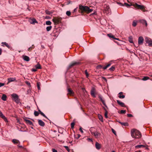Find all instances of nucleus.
<instances>
[{"instance_id": "nucleus-31", "label": "nucleus", "mask_w": 152, "mask_h": 152, "mask_svg": "<svg viewBox=\"0 0 152 152\" xmlns=\"http://www.w3.org/2000/svg\"><path fill=\"white\" fill-rule=\"evenodd\" d=\"M119 123H120L123 126H128V124L127 123H122L121 122H119Z\"/></svg>"}, {"instance_id": "nucleus-2", "label": "nucleus", "mask_w": 152, "mask_h": 152, "mask_svg": "<svg viewBox=\"0 0 152 152\" xmlns=\"http://www.w3.org/2000/svg\"><path fill=\"white\" fill-rule=\"evenodd\" d=\"M79 8L82 11L85 12L87 13H91L93 11L92 9H90L88 7L86 6L79 5Z\"/></svg>"}, {"instance_id": "nucleus-28", "label": "nucleus", "mask_w": 152, "mask_h": 152, "mask_svg": "<svg viewBox=\"0 0 152 152\" xmlns=\"http://www.w3.org/2000/svg\"><path fill=\"white\" fill-rule=\"evenodd\" d=\"M7 96H6L4 94L2 95L1 97V99L3 101H5L6 100Z\"/></svg>"}, {"instance_id": "nucleus-17", "label": "nucleus", "mask_w": 152, "mask_h": 152, "mask_svg": "<svg viewBox=\"0 0 152 152\" xmlns=\"http://www.w3.org/2000/svg\"><path fill=\"white\" fill-rule=\"evenodd\" d=\"M117 103L121 107H124L125 106L124 104V103H123L122 102H121L119 100H117Z\"/></svg>"}, {"instance_id": "nucleus-23", "label": "nucleus", "mask_w": 152, "mask_h": 152, "mask_svg": "<svg viewBox=\"0 0 152 152\" xmlns=\"http://www.w3.org/2000/svg\"><path fill=\"white\" fill-rule=\"evenodd\" d=\"M128 40L130 43H133V38L132 36H130L129 37Z\"/></svg>"}, {"instance_id": "nucleus-44", "label": "nucleus", "mask_w": 152, "mask_h": 152, "mask_svg": "<svg viewBox=\"0 0 152 152\" xmlns=\"http://www.w3.org/2000/svg\"><path fill=\"white\" fill-rule=\"evenodd\" d=\"M107 36L110 38H112L113 39L114 38V36L113 35H112L111 34H108Z\"/></svg>"}, {"instance_id": "nucleus-1", "label": "nucleus", "mask_w": 152, "mask_h": 152, "mask_svg": "<svg viewBox=\"0 0 152 152\" xmlns=\"http://www.w3.org/2000/svg\"><path fill=\"white\" fill-rule=\"evenodd\" d=\"M131 132V136L133 138H140L142 137L140 132L135 129H132Z\"/></svg>"}, {"instance_id": "nucleus-14", "label": "nucleus", "mask_w": 152, "mask_h": 152, "mask_svg": "<svg viewBox=\"0 0 152 152\" xmlns=\"http://www.w3.org/2000/svg\"><path fill=\"white\" fill-rule=\"evenodd\" d=\"M67 90L68 92V94H72L74 93L73 92L71 89L69 88V86H68L67 87Z\"/></svg>"}, {"instance_id": "nucleus-8", "label": "nucleus", "mask_w": 152, "mask_h": 152, "mask_svg": "<svg viewBox=\"0 0 152 152\" xmlns=\"http://www.w3.org/2000/svg\"><path fill=\"white\" fill-rule=\"evenodd\" d=\"M144 39L142 37H140L139 38L138 40V44L142 45Z\"/></svg>"}, {"instance_id": "nucleus-53", "label": "nucleus", "mask_w": 152, "mask_h": 152, "mask_svg": "<svg viewBox=\"0 0 152 152\" xmlns=\"http://www.w3.org/2000/svg\"><path fill=\"white\" fill-rule=\"evenodd\" d=\"M87 140L88 141H90L91 142H93L92 139L91 138H87Z\"/></svg>"}, {"instance_id": "nucleus-62", "label": "nucleus", "mask_w": 152, "mask_h": 152, "mask_svg": "<svg viewBox=\"0 0 152 152\" xmlns=\"http://www.w3.org/2000/svg\"><path fill=\"white\" fill-rule=\"evenodd\" d=\"M126 50H127L129 52L131 53H132L133 52L132 51H130V50H129V49H128V48L126 49Z\"/></svg>"}, {"instance_id": "nucleus-34", "label": "nucleus", "mask_w": 152, "mask_h": 152, "mask_svg": "<svg viewBox=\"0 0 152 152\" xmlns=\"http://www.w3.org/2000/svg\"><path fill=\"white\" fill-rule=\"evenodd\" d=\"M115 69V67L114 66H112L110 69L109 70L110 71H113Z\"/></svg>"}, {"instance_id": "nucleus-52", "label": "nucleus", "mask_w": 152, "mask_h": 152, "mask_svg": "<svg viewBox=\"0 0 152 152\" xmlns=\"http://www.w3.org/2000/svg\"><path fill=\"white\" fill-rule=\"evenodd\" d=\"M124 4L126 7H129L131 6L130 4L126 3H124Z\"/></svg>"}, {"instance_id": "nucleus-39", "label": "nucleus", "mask_w": 152, "mask_h": 152, "mask_svg": "<svg viewBox=\"0 0 152 152\" xmlns=\"http://www.w3.org/2000/svg\"><path fill=\"white\" fill-rule=\"evenodd\" d=\"M46 14L48 15H50L52 13V12L50 11H49L48 10H46L45 11Z\"/></svg>"}, {"instance_id": "nucleus-4", "label": "nucleus", "mask_w": 152, "mask_h": 152, "mask_svg": "<svg viewBox=\"0 0 152 152\" xmlns=\"http://www.w3.org/2000/svg\"><path fill=\"white\" fill-rule=\"evenodd\" d=\"M145 41L146 43L148 44L149 46L152 47V40L151 39L148 37H146Z\"/></svg>"}, {"instance_id": "nucleus-30", "label": "nucleus", "mask_w": 152, "mask_h": 152, "mask_svg": "<svg viewBox=\"0 0 152 152\" xmlns=\"http://www.w3.org/2000/svg\"><path fill=\"white\" fill-rule=\"evenodd\" d=\"M35 67L36 69H41V65L39 64H37L35 65Z\"/></svg>"}, {"instance_id": "nucleus-49", "label": "nucleus", "mask_w": 152, "mask_h": 152, "mask_svg": "<svg viewBox=\"0 0 152 152\" xmlns=\"http://www.w3.org/2000/svg\"><path fill=\"white\" fill-rule=\"evenodd\" d=\"M126 111L125 110H122L121 111V113L122 114L125 113H126Z\"/></svg>"}, {"instance_id": "nucleus-58", "label": "nucleus", "mask_w": 152, "mask_h": 152, "mask_svg": "<svg viewBox=\"0 0 152 152\" xmlns=\"http://www.w3.org/2000/svg\"><path fill=\"white\" fill-rule=\"evenodd\" d=\"M79 129H80V131L82 133H83V130H82V128L81 127H80V128Z\"/></svg>"}, {"instance_id": "nucleus-43", "label": "nucleus", "mask_w": 152, "mask_h": 152, "mask_svg": "<svg viewBox=\"0 0 152 152\" xmlns=\"http://www.w3.org/2000/svg\"><path fill=\"white\" fill-rule=\"evenodd\" d=\"M66 15L68 16H70L71 14V12L70 11H67L66 12Z\"/></svg>"}, {"instance_id": "nucleus-57", "label": "nucleus", "mask_w": 152, "mask_h": 152, "mask_svg": "<svg viewBox=\"0 0 152 152\" xmlns=\"http://www.w3.org/2000/svg\"><path fill=\"white\" fill-rule=\"evenodd\" d=\"M102 79H104L106 82H107V80L105 77H102Z\"/></svg>"}, {"instance_id": "nucleus-3", "label": "nucleus", "mask_w": 152, "mask_h": 152, "mask_svg": "<svg viewBox=\"0 0 152 152\" xmlns=\"http://www.w3.org/2000/svg\"><path fill=\"white\" fill-rule=\"evenodd\" d=\"M13 100L16 103L18 104L20 102V100L18 96L15 94H13L11 95Z\"/></svg>"}, {"instance_id": "nucleus-54", "label": "nucleus", "mask_w": 152, "mask_h": 152, "mask_svg": "<svg viewBox=\"0 0 152 152\" xmlns=\"http://www.w3.org/2000/svg\"><path fill=\"white\" fill-rule=\"evenodd\" d=\"M127 116L129 117H132L133 116L131 114H127Z\"/></svg>"}, {"instance_id": "nucleus-50", "label": "nucleus", "mask_w": 152, "mask_h": 152, "mask_svg": "<svg viewBox=\"0 0 152 152\" xmlns=\"http://www.w3.org/2000/svg\"><path fill=\"white\" fill-rule=\"evenodd\" d=\"M99 99H100V100L101 101L103 100V99L102 98V96H101V95H99Z\"/></svg>"}, {"instance_id": "nucleus-60", "label": "nucleus", "mask_w": 152, "mask_h": 152, "mask_svg": "<svg viewBox=\"0 0 152 152\" xmlns=\"http://www.w3.org/2000/svg\"><path fill=\"white\" fill-rule=\"evenodd\" d=\"M26 83L28 86L30 85V83L28 81L26 82Z\"/></svg>"}, {"instance_id": "nucleus-6", "label": "nucleus", "mask_w": 152, "mask_h": 152, "mask_svg": "<svg viewBox=\"0 0 152 152\" xmlns=\"http://www.w3.org/2000/svg\"><path fill=\"white\" fill-rule=\"evenodd\" d=\"M92 134H93L96 138H98L101 135V134L96 131L94 132H91Z\"/></svg>"}, {"instance_id": "nucleus-10", "label": "nucleus", "mask_w": 152, "mask_h": 152, "mask_svg": "<svg viewBox=\"0 0 152 152\" xmlns=\"http://www.w3.org/2000/svg\"><path fill=\"white\" fill-rule=\"evenodd\" d=\"M135 148H145L146 149H148V146L147 145H138L135 146Z\"/></svg>"}, {"instance_id": "nucleus-15", "label": "nucleus", "mask_w": 152, "mask_h": 152, "mask_svg": "<svg viewBox=\"0 0 152 152\" xmlns=\"http://www.w3.org/2000/svg\"><path fill=\"white\" fill-rule=\"evenodd\" d=\"M38 122L39 125L42 126H44L45 125L44 122L41 120H39Z\"/></svg>"}, {"instance_id": "nucleus-36", "label": "nucleus", "mask_w": 152, "mask_h": 152, "mask_svg": "<svg viewBox=\"0 0 152 152\" xmlns=\"http://www.w3.org/2000/svg\"><path fill=\"white\" fill-rule=\"evenodd\" d=\"M103 67L101 65H99L96 66V69H100L102 68H103Z\"/></svg>"}, {"instance_id": "nucleus-61", "label": "nucleus", "mask_w": 152, "mask_h": 152, "mask_svg": "<svg viewBox=\"0 0 152 152\" xmlns=\"http://www.w3.org/2000/svg\"><path fill=\"white\" fill-rule=\"evenodd\" d=\"M2 53V49L0 48V55Z\"/></svg>"}, {"instance_id": "nucleus-21", "label": "nucleus", "mask_w": 152, "mask_h": 152, "mask_svg": "<svg viewBox=\"0 0 152 152\" xmlns=\"http://www.w3.org/2000/svg\"><path fill=\"white\" fill-rule=\"evenodd\" d=\"M12 142L14 144H20V142L19 141L16 139H13L12 140Z\"/></svg>"}, {"instance_id": "nucleus-19", "label": "nucleus", "mask_w": 152, "mask_h": 152, "mask_svg": "<svg viewBox=\"0 0 152 152\" xmlns=\"http://www.w3.org/2000/svg\"><path fill=\"white\" fill-rule=\"evenodd\" d=\"M24 120L26 121V123L27 124H28L30 125H32L33 124L32 122L30 120L26 119H24Z\"/></svg>"}, {"instance_id": "nucleus-27", "label": "nucleus", "mask_w": 152, "mask_h": 152, "mask_svg": "<svg viewBox=\"0 0 152 152\" xmlns=\"http://www.w3.org/2000/svg\"><path fill=\"white\" fill-rule=\"evenodd\" d=\"M98 116L99 120L102 122L103 121L102 116L100 114H98Z\"/></svg>"}, {"instance_id": "nucleus-35", "label": "nucleus", "mask_w": 152, "mask_h": 152, "mask_svg": "<svg viewBox=\"0 0 152 152\" xmlns=\"http://www.w3.org/2000/svg\"><path fill=\"white\" fill-rule=\"evenodd\" d=\"M51 24V22L49 20H48L46 22V24L47 25H50Z\"/></svg>"}, {"instance_id": "nucleus-5", "label": "nucleus", "mask_w": 152, "mask_h": 152, "mask_svg": "<svg viewBox=\"0 0 152 152\" xmlns=\"http://www.w3.org/2000/svg\"><path fill=\"white\" fill-rule=\"evenodd\" d=\"M96 92V90L95 88L94 87H92L91 91V95L94 98L96 97L95 95Z\"/></svg>"}, {"instance_id": "nucleus-59", "label": "nucleus", "mask_w": 152, "mask_h": 152, "mask_svg": "<svg viewBox=\"0 0 152 152\" xmlns=\"http://www.w3.org/2000/svg\"><path fill=\"white\" fill-rule=\"evenodd\" d=\"M31 71L32 72H36V71H37V69H32V70H31Z\"/></svg>"}, {"instance_id": "nucleus-18", "label": "nucleus", "mask_w": 152, "mask_h": 152, "mask_svg": "<svg viewBox=\"0 0 152 152\" xmlns=\"http://www.w3.org/2000/svg\"><path fill=\"white\" fill-rule=\"evenodd\" d=\"M8 80L9 83L13 82L16 80L15 78L10 77L8 79Z\"/></svg>"}, {"instance_id": "nucleus-13", "label": "nucleus", "mask_w": 152, "mask_h": 152, "mask_svg": "<svg viewBox=\"0 0 152 152\" xmlns=\"http://www.w3.org/2000/svg\"><path fill=\"white\" fill-rule=\"evenodd\" d=\"M52 20L54 23L56 24L59 23L60 22V20L59 19L56 18H53Z\"/></svg>"}, {"instance_id": "nucleus-25", "label": "nucleus", "mask_w": 152, "mask_h": 152, "mask_svg": "<svg viewBox=\"0 0 152 152\" xmlns=\"http://www.w3.org/2000/svg\"><path fill=\"white\" fill-rule=\"evenodd\" d=\"M38 111L39 112V113H40L41 115L44 117L46 118H47V116L45 115L41 111V110H39Z\"/></svg>"}, {"instance_id": "nucleus-20", "label": "nucleus", "mask_w": 152, "mask_h": 152, "mask_svg": "<svg viewBox=\"0 0 152 152\" xmlns=\"http://www.w3.org/2000/svg\"><path fill=\"white\" fill-rule=\"evenodd\" d=\"M23 58L24 60L26 61H29L30 59L29 57L26 56H23Z\"/></svg>"}, {"instance_id": "nucleus-56", "label": "nucleus", "mask_w": 152, "mask_h": 152, "mask_svg": "<svg viewBox=\"0 0 152 152\" xmlns=\"http://www.w3.org/2000/svg\"><path fill=\"white\" fill-rule=\"evenodd\" d=\"M102 79H104L106 82H107V80L105 77H102Z\"/></svg>"}, {"instance_id": "nucleus-7", "label": "nucleus", "mask_w": 152, "mask_h": 152, "mask_svg": "<svg viewBox=\"0 0 152 152\" xmlns=\"http://www.w3.org/2000/svg\"><path fill=\"white\" fill-rule=\"evenodd\" d=\"M80 63L78 62H72L71 63L69 66V68H70L72 67V66H75V65H79L80 64Z\"/></svg>"}, {"instance_id": "nucleus-32", "label": "nucleus", "mask_w": 152, "mask_h": 152, "mask_svg": "<svg viewBox=\"0 0 152 152\" xmlns=\"http://www.w3.org/2000/svg\"><path fill=\"white\" fill-rule=\"evenodd\" d=\"M52 28V26H47L46 28V30L48 31H50Z\"/></svg>"}, {"instance_id": "nucleus-47", "label": "nucleus", "mask_w": 152, "mask_h": 152, "mask_svg": "<svg viewBox=\"0 0 152 152\" xmlns=\"http://www.w3.org/2000/svg\"><path fill=\"white\" fill-rule=\"evenodd\" d=\"M132 25L133 26L135 27L137 25V23L134 21L133 22Z\"/></svg>"}, {"instance_id": "nucleus-41", "label": "nucleus", "mask_w": 152, "mask_h": 152, "mask_svg": "<svg viewBox=\"0 0 152 152\" xmlns=\"http://www.w3.org/2000/svg\"><path fill=\"white\" fill-rule=\"evenodd\" d=\"M75 125V123L74 122L72 123L71 124V128L72 129L74 128V126Z\"/></svg>"}, {"instance_id": "nucleus-42", "label": "nucleus", "mask_w": 152, "mask_h": 152, "mask_svg": "<svg viewBox=\"0 0 152 152\" xmlns=\"http://www.w3.org/2000/svg\"><path fill=\"white\" fill-rule=\"evenodd\" d=\"M149 77H145L142 78V80H146L149 79Z\"/></svg>"}, {"instance_id": "nucleus-33", "label": "nucleus", "mask_w": 152, "mask_h": 152, "mask_svg": "<svg viewBox=\"0 0 152 152\" xmlns=\"http://www.w3.org/2000/svg\"><path fill=\"white\" fill-rule=\"evenodd\" d=\"M104 110L105 111V114H104V116H105V117L106 118H107V111L106 110V109L104 108V107H103Z\"/></svg>"}, {"instance_id": "nucleus-38", "label": "nucleus", "mask_w": 152, "mask_h": 152, "mask_svg": "<svg viewBox=\"0 0 152 152\" xmlns=\"http://www.w3.org/2000/svg\"><path fill=\"white\" fill-rule=\"evenodd\" d=\"M39 114V113H38V112L37 111H34V114L35 116H38Z\"/></svg>"}, {"instance_id": "nucleus-55", "label": "nucleus", "mask_w": 152, "mask_h": 152, "mask_svg": "<svg viewBox=\"0 0 152 152\" xmlns=\"http://www.w3.org/2000/svg\"><path fill=\"white\" fill-rule=\"evenodd\" d=\"M52 150L53 152H58L54 148L52 149Z\"/></svg>"}, {"instance_id": "nucleus-46", "label": "nucleus", "mask_w": 152, "mask_h": 152, "mask_svg": "<svg viewBox=\"0 0 152 152\" xmlns=\"http://www.w3.org/2000/svg\"><path fill=\"white\" fill-rule=\"evenodd\" d=\"M40 83H37V87L38 89H40Z\"/></svg>"}, {"instance_id": "nucleus-22", "label": "nucleus", "mask_w": 152, "mask_h": 152, "mask_svg": "<svg viewBox=\"0 0 152 152\" xmlns=\"http://www.w3.org/2000/svg\"><path fill=\"white\" fill-rule=\"evenodd\" d=\"M2 44H3L2 46L4 47L5 46H6L8 48H10V45L6 42H2Z\"/></svg>"}, {"instance_id": "nucleus-16", "label": "nucleus", "mask_w": 152, "mask_h": 152, "mask_svg": "<svg viewBox=\"0 0 152 152\" xmlns=\"http://www.w3.org/2000/svg\"><path fill=\"white\" fill-rule=\"evenodd\" d=\"M140 22L141 23H142L143 24H145V26H147V23L146 20L142 19L140 20Z\"/></svg>"}, {"instance_id": "nucleus-9", "label": "nucleus", "mask_w": 152, "mask_h": 152, "mask_svg": "<svg viewBox=\"0 0 152 152\" xmlns=\"http://www.w3.org/2000/svg\"><path fill=\"white\" fill-rule=\"evenodd\" d=\"M0 117L2 118L3 119L5 122H7V118L3 114L2 112L1 111H0Z\"/></svg>"}, {"instance_id": "nucleus-63", "label": "nucleus", "mask_w": 152, "mask_h": 152, "mask_svg": "<svg viewBox=\"0 0 152 152\" xmlns=\"http://www.w3.org/2000/svg\"><path fill=\"white\" fill-rule=\"evenodd\" d=\"M112 132H113V133H114L115 134V131L113 129H112Z\"/></svg>"}, {"instance_id": "nucleus-11", "label": "nucleus", "mask_w": 152, "mask_h": 152, "mask_svg": "<svg viewBox=\"0 0 152 152\" xmlns=\"http://www.w3.org/2000/svg\"><path fill=\"white\" fill-rule=\"evenodd\" d=\"M95 147L97 150H99L101 147V145L97 142H96L95 143Z\"/></svg>"}, {"instance_id": "nucleus-45", "label": "nucleus", "mask_w": 152, "mask_h": 152, "mask_svg": "<svg viewBox=\"0 0 152 152\" xmlns=\"http://www.w3.org/2000/svg\"><path fill=\"white\" fill-rule=\"evenodd\" d=\"M85 74H86V76L87 77H88V76H89V75H88V72H87V70H86L85 71Z\"/></svg>"}, {"instance_id": "nucleus-24", "label": "nucleus", "mask_w": 152, "mask_h": 152, "mask_svg": "<svg viewBox=\"0 0 152 152\" xmlns=\"http://www.w3.org/2000/svg\"><path fill=\"white\" fill-rule=\"evenodd\" d=\"M111 64V63H109L105 66L103 67V69H106L107 68L109 67Z\"/></svg>"}, {"instance_id": "nucleus-51", "label": "nucleus", "mask_w": 152, "mask_h": 152, "mask_svg": "<svg viewBox=\"0 0 152 152\" xmlns=\"http://www.w3.org/2000/svg\"><path fill=\"white\" fill-rule=\"evenodd\" d=\"M4 85H5V83H0V87L4 86Z\"/></svg>"}, {"instance_id": "nucleus-40", "label": "nucleus", "mask_w": 152, "mask_h": 152, "mask_svg": "<svg viewBox=\"0 0 152 152\" xmlns=\"http://www.w3.org/2000/svg\"><path fill=\"white\" fill-rule=\"evenodd\" d=\"M64 147L68 152L70 151V150L68 146H64Z\"/></svg>"}, {"instance_id": "nucleus-26", "label": "nucleus", "mask_w": 152, "mask_h": 152, "mask_svg": "<svg viewBox=\"0 0 152 152\" xmlns=\"http://www.w3.org/2000/svg\"><path fill=\"white\" fill-rule=\"evenodd\" d=\"M136 5L137 7L140 9H142L144 8V7L143 6L138 4H136Z\"/></svg>"}, {"instance_id": "nucleus-12", "label": "nucleus", "mask_w": 152, "mask_h": 152, "mask_svg": "<svg viewBox=\"0 0 152 152\" xmlns=\"http://www.w3.org/2000/svg\"><path fill=\"white\" fill-rule=\"evenodd\" d=\"M29 21L32 24H34L35 23H38V22L35 18H33L29 20Z\"/></svg>"}, {"instance_id": "nucleus-64", "label": "nucleus", "mask_w": 152, "mask_h": 152, "mask_svg": "<svg viewBox=\"0 0 152 152\" xmlns=\"http://www.w3.org/2000/svg\"><path fill=\"white\" fill-rule=\"evenodd\" d=\"M46 18L47 19H49L50 18V17L48 16H46Z\"/></svg>"}, {"instance_id": "nucleus-48", "label": "nucleus", "mask_w": 152, "mask_h": 152, "mask_svg": "<svg viewBox=\"0 0 152 152\" xmlns=\"http://www.w3.org/2000/svg\"><path fill=\"white\" fill-rule=\"evenodd\" d=\"M101 102L103 104H104V105L106 107H107V106L106 104L105 101L104 100H103Z\"/></svg>"}, {"instance_id": "nucleus-29", "label": "nucleus", "mask_w": 152, "mask_h": 152, "mask_svg": "<svg viewBox=\"0 0 152 152\" xmlns=\"http://www.w3.org/2000/svg\"><path fill=\"white\" fill-rule=\"evenodd\" d=\"M123 94V92H120L119 94L120 95H119V96H118V97L120 98H125V96L124 95H121V94Z\"/></svg>"}, {"instance_id": "nucleus-37", "label": "nucleus", "mask_w": 152, "mask_h": 152, "mask_svg": "<svg viewBox=\"0 0 152 152\" xmlns=\"http://www.w3.org/2000/svg\"><path fill=\"white\" fill-rule=\"evenodd\" d=\"M34 45H32V46H31L30 47H29L28 49V51H30L31 49H33L34 48Z\"/></svg>"}]
</instances>
